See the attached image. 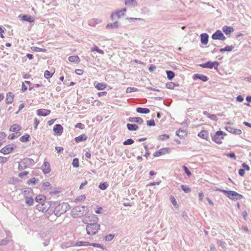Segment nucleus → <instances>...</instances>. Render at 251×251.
<instances>
[{
  "label": "nucleus",
  "mask_w": 251,
  "mask_h": 251,
  "mask_svg": "<svg viewBox=\"0 0 251 251\" xmlns=\"http://www.w3.org/2000/svg\"><path fill=\"white\" fill-rule=\"evenodd\" d=\"M90 218V216L86 217L83 222L86 224L88 219ZM89 221L90 222L93 221L94 223L87 224L86 226L87 233L90 235H95L97 234L100 229V225L97 223L98 218L95 215H92L91 216V219L89 220Z\"/></svg>",
  "instance_id": "obj_1"
},
{
  "label": "nucleus",
  "mask_w": 251,
  "mask_h": 251,
  "mask_svg": "<svg viewBox=\"0 0 251 251\" xmlns=\"http://www.w3.org/2000/svg\"><path fill=\"white\" fill-rule=\"evenodd\" d=\"M50 208L51 210L53 209L54 214L59 217L69 209V205L66 203L61 204L57 201L53 202L50 204Z\"/></svg>",
  "instance_id": "obj_2"
},
{
  "label": "nucleus",
  "mask_w": 251,
  "mask_h": 251,
  "mask_svg": "<svg viewBox=\"0 0 251 251\" xmlns=\"http://www.w3.org/2000/svg\"><path fill=\"white\" fill-rule=\"evenodd\" d=\"M35 162L33 159L29 158H25L22 159L19 163L18 169L20 170H24L28 167L33 166Z\"/></svg>",
  "instance_id": "obj_3"
},
{
  "label": "nucleus",
  "mask_w": 251,
  "mask_h": 251,
  "mask_svg": "<svg viewBox=\"0 0 251 251\" xmlns=\"http://www.w3.org/2000/svg\"><path fill=\"white\" fill-rule=\"evenodd\" d=\"M225 195L232 200H238L243 198V196L235 191H228L225 192Z\"/></svg>",
  "instance_id": "obj_4"
},
{
  "label": "nucleus",
  "mask_w": 251,
  "mask_h": 251,
  "mask_svg": "<svg viewBox=\"0 0 251 251\" xmlns=\"http://www.w3.org/2000/svg\"><path fill=\"white\" fill-rule=\"evenodd\" d=\"M224 132L221 130L217 131L213 136H212V140L218 144L222 143V140L224 139Z\"/></svg>",
  "instance_id": "obj_5"
},
{
  "label": "nucleus",
  "mask_w": 251,
  "mask_h": 251,
  "mask_svg": "<svg viewBox=\"0 0 251 251\" xmlns=\"http://www.w3.org/2000/svg\"><path fill=\"white\" fill-rule=\"evenodd\" d=\"M200 67L204 68L212 69L214 68L217 70L219 65V63L217 61H207L205 63L201 64L199 65Z\"/></svg>",
  "instance_id": "obj_6"
},
{
  "label": "nucleus",
  "mask_w": 251,
  "mask_h": 251,
  "mask_svg": "<svg viewBox=\"0 0 251 251\" xmlns=\"http://www.w3.org/2000/svg\"><path fill=\"white\" fill-rule=\"evenodd\" d=\"M126 8H124L116 12L112 13L111 15L112 20L115 21L119 19L122 16L124 15L125 13L126 12Z\"/></svg>",
  "instance_id": "obj_7"
},
{
  "label": "nucleus",
  "mask_w": 251,
  "mask_h": 251,
  "mask_svg": "<svg viewBox=\"0 0 251 251\" xmlns=\"http://www.w3.org/2000/svg\"><path fill=\"white\" fill-rule=\"evenodd\" d=\"M67 247L87 246L90 245L88 242L83 241H69L67 243Z\"/></svg>",
  "instance_id": "obj_8"
},
{
  "label": "nucleus",
  "mask_w": 251,
  "mask_h": 251,
  "mask_svg": "<svg viewBox=\"0 0 251 251\" xmlns=\"http://www.w3.org/2000/svg\"><path fill=\"white\" fill-rule=\"evenodd\" d=\"M212 38L213 40H219L222 41H225L226 39V38L224 36V34L220 30H217L212 34Z\"/></svg>",
  "instance_id": "obj_9"
},
{
  "label": "nucleus",
  "mask_w": 251,
  "mask_h": 251,
  "mask_svg": "<svg viewBox=\"0 0 251 251\" xmlns=\"http://www.w3.org/2000/svg\"><path fill=\"white\" fill-rule=\"evenodd\" d=\"M18 17L22 21H26L29 23H32L34 21L35 18L29 15H19Z\"/></svg>",
  "instance_id": "obj_10"
},
{
  "label": "nucleus",
  "mask_w": 251,
  "mask_h": 251,
  "mask_svg": "<svg viewBox=\"0 0 251 251\" xmlns=\"http://www.w3.org/2000/svg\"><path fill=\"white\" fill-rule=\"evenodd\" d=\"M14 147L11 145H8L3 147L0 151L4 154H7L12 152L14 150Z\"/></svg>",
  "instance_id": "obj_11"
},
{
  "label": "nucleus",
  "mask_w": 251,
  "mask_h": 251,
  "mask_svg": "<svg viewBox=\"0 0 251 251\" xmlns=\"http://www.w3.org/2000/svg\"><path fill=\"white\" fill-rule=\"evenodd\" d=\"M53 130L56 134L60 135L63 133V127L60 124H56L55 125Z\"/></svg>",
  "instance_id": "obj_12"
},
{
  "label": "nucleus",
  "mask_w": 251,
  "mask_h": 251,
  "mask_svg": "<svg viewBox=\"0 0 251 251\" xmlns=\"http://www.w3.org/2000/svg\"><path fill=\"white\" fill-rule=\"evenodd\" d=\"M193 78L194 80L200 79L204 82L207 81L208 80V78L207 76L202 74H194L193 76Z\"/></svg>",
  "instance_id": "obj_13"
},
{
  "label": "nucleus",
  "mask_w": 251,
  "mask_h": 251,
  "mask_svg": "<svg viewBox=\"0 0 251 251\" xmlns=\"http://www.w3.org/2000/svg\"><path fill=\"white\" fill-rule=\"evenodd\" d=\"M102 22L100 19H91L88 21V25L91 26H95Z\"/></svg>",
  "instance_id": "obj_14"
},
{
  "label": "nucleus",
  "mask_w": 251,
  "mask_h": 251,
  "mask_svg": "<svg viewBox=\"0 0 251 251\" xmlns=\"http://www.w3.org/2000/svg\"><path fill=\"white\" fill-rule=\"evenodd\" d=\"M226 129L227 131L237 135H239L242 133L241 129L234 128L230 126H226Z\"/></svg>",
  "instance_id": "obj_15"
},
{
  "label": "nucleus",
  "mask_w": 251,
  "mask_h": 251,
  "mask_svg": "<svg viewBox=\"0 0 251 251\" xmlns=\"http://www.w3.org/2000/svg\"><path fill=\"white\" fill-rule=\"evenodd\" d=\"M42 167V170L45 174H48L50 172V164L48 162H44Z\"/></svg>",
  "instance_id": "obj_16"
},
{
  "label": "nucleus",
  "mask_w": 251,
  "mask_h": 251,
  "mask_svg": "<svg viewBox=\"0 0 251 251\" xmlns=\"http://www.w3.org/2000/svg\"><path fill=\"white\" fill-rule=\"evenodd\" d=\"M37 114L39 116L46 117L50 113V110L47 109H38L36 111Z\"/></svg>",
  "instance_id": "obj_17"
},
{
  "label": "nucleus",
  "mask_w": 251,
  "mask_h": 251,
  "mask_svg": "<svg viewBox=\"0 0 251 251\" xmlns=\"http://www.w3.org/2000/svg\"><path fill=\"white\" fill-rule=\"evenodd\" d=\"M128 121L131 123H136L140 125L144 123L143 120L140 117H129Z\"/></svg>",
  "instance_id": "obj_18"
},
{
  "label": "nucleus",
  "mask_w": 251,
  "mask_h": 251,
  "mask_svg": "<svg viewBox=\"0 0 251 251\" xmlns=\"http://www.w3.org/2000/svg\"><path fill=\"white\" fill-rule=\"evenodd\" d=\"M208 35L207 33H202L201 35V42L202 44L206 45L208 42Z\"/></svg>",
  "instance_id": "obj_19"
},
{
  "label": "nucleus",
  "mask_w": 251,
  "mask_h": 251,
  "mask_svg": "<svg viewBox=\"0 0 251 251\" xmlns=\"http://www.w3.org/2000/svg\"><path fill=\"white\" fill-rule=\"evenodd\" d=\"M167 151H168V149H167V148L162 149H160V150H158V151L154 152L153 155L154 157H158L162 154H165Z\"/></svg>",
  "instance_id": "obj_20"
},
{
  "label": "nucleus",
  "mask_w": 251,
  "mask_h": 251,
  "mask_svg": "<svg viewBox=\"0 0 251 251\" xmlns=\"http://www.w3.org/2000/svg\"><path fill=\"white\" fill-rule=\"evenodd\" d=\"M115 21L113 22V23H109L108 24L106 25V27L107 28H117L120 26V24L116 20H115Z\"/></svg>",
  "instance_id": "obj_21"
},
{
  "label": "nucleus",
  "mask_w": 251,
  "mask_h": 251,
  "mask_svg": "<svg viewBox=\"0 0 251 251\" xmlns=\"http://www.w3.org/2000/svg\"><path fill=\"white\" fill-rule=\"evenodd\" d=\"M198 136L206 140H208V132L206 130H202L198 133Z\"/></svg>",
  "instance_id": "obj_22"
},
{
  "label": "nucleus",
  "mask_w": 251,
  "mask_h": 251,
  "mask_svg": "<svg viewBox=\"0 0 251 251\" xmlns=\"http://www.w3.org/2000/svg\"><path fill=\"white\" fill-rule=\"evenodd\" d=\"M223 31L226 34H229L234 31V29L231 26H224L223 27Z\"/></svg>",
  "instance_id": "obj_23"
},
{
  "label": "nucleus",
  "mask_w": 251,
  "mask_h": 251,
  "mask_svg": "<svg viewBox=\"0 0 251 251\" xmlns=\"http://www.w3.org/2000/svg\"><path fill=\"white\" fill-rule=\"evenodd\" d=\"M68 60L71 62L76 63H79L80 61L79 57L77 55L70 56L69 57Z\"/></svg>",
  "instance_id": "obj_24"
},
{
  "label": "nucleus",
  "mask_w": 251,
  "mask_h": 251,
  "mask_svg": "<svg viewBox=\"0 0 251 251\" xmlns=\"http://www.w3.org/2000/svg\"><path fill=\"white\" fill-rule=\"evenodd\" d=\"M36 209L40 211H46L47 210V207L45 205V203H39L36 206Z\"/></svg>",
  "instance_id": "obj_25"
},
{
  "label": "nucleus",
  "mask_w": 251,
  "mask_h": 251,
  "mask_svg": "<svg viewBox=\"0 0 251 251\" xmlns=\"http://www.w3.org/2000/svg\"><path fill=\"white\" fill-rule=\"evenodd\" d=\"M87 137L85 134H81L75 138V140L76 142L79 143L82 141H85Z\"/></svg>",
  "instance_id": "obj_26"
},
{
  "label": "nucleus",
  "mask_w": 251,
  "mask_h": 251,
  "mask_svg": "<svg viewBox=\"0 0 251 251\" xmlns=\"http://www.w3.org/2000/svg\"><path fill=\"white\" fill-rule=\"evenodd\" d=\"M126 126L129 131H136L139 129L138 126L135 124H127Z\"/></svg>",
  "instance_id": "obj_27"
},
{
  "label": "nucleus",
  "mask_w": 251,
  "mask_h": 251,
  "mask_svg": "<svg viewBox=\"0 0 251 251\" xmlns=\"http://www.w3.org/2000/svg\"><path fill=\"white\" fill-rule=\"evenodd\" d=\"M136 111L138 113H142V114H148L150 113V110L149 109L147 108H142V107H138L136 109Z\"/></svg>",
  "instance_id": "obj_28"
},
{
  "label": "nucleus",
  "mask_w": 251,
  "mask_h": 251,
  "mask_svg": "<svg viewBox=\"0 0 251 251\" xmlns=\"http://www.w3.org/2000/svg\"><path fill=\"white\" fill-rule=\"evenodd\" d=\"M125 3L127 6H135L137 5L136 0H125Z\"/></svg>",
  "instance_id": "obj_29"
},
{
  "label": "nucleus",
  "mask_w": 251,
  "mask_h": 251,
  "mask_svg": "<svg viewBox=\"0 0 251 251\" xmlns=\"http://www.w3.org/2000/svg\"><path fill=\"white\" fill-rule=\"evenodd\" d=\"M14 95L12 93L9 92L6 96V101L7 104L11 103L13 100Z\"/></svg>",
  "instance_id": "obj_30"
},
{
  "label": "nucleus",
  "mask_w": 251,
  "mask_h": 251,
  "mask_svg": "<svg viewBox=\"0 0 251 251\" xmlns=\"http://www.w3.org/2000/svg\"><path fill=\"white\" fill-rule=\"evenodd\" d=\"M20 129H21L20 126H19V125H17V124L12 125L10 128V131L15 132H18V131H19Z\"/></svg>",
  "instance_id": "obj_31"
},
{
  "label": "nucleus",
  "mask_w": 251,
  "mask_h": 251,
  "mask_svg": "<svg viewBox=\"0 0 251 251\" xmlns=\"http://www.w3.org/2000/svg\"><path fill=\"white\" fill-rule=\"evenodd\" d=\"M176 134L179 138H182L186 136L187 134L185 131L179 129L178 130L176 131Z\"/></svg>",
  "instance_id": "obj_32"
},
{
  "label": "nucleus",
  "mask_w": 251,
  "mask_h": 251,
  "mask_svg": "<svg viewBox=\"0 0 251 251\" xmlns=\"http://www.w3.org/2000/svg\"><path fill=\"white\" fill-rule=\"evenodd\" d=\"M25 203L28 205H32L33 204L34 200L31 197L25 196Z\"/></svg>",
  "instance_id": "obj_33"
},
{
  "label": "nucleus",
  "mask_w": 251,
  "mask_h": 251,
  "mask_svg": "<svg viewBox=\"0 0 251 251\" xmlns=\"http://www.w3.org/2000/svg\"><path fill=\"white\" fill-rule=\"evenodd\" d=\"M91 51H97L99 53H100V54H103L104 51L102 50L99 49L98 47L94 45L91 49Z\"/></svg>",
  "instance_id": "obj_34"
},
{
  "label": "nucleus",
  "mask_w": 251,
  "mask_h": 251,
  "mask_svg": "<svg viewBox=\"0 0 251 251\" xmlns=\"http://www.w3.org/2000/svg\"><path fill=\"white\" fill-rule=\"evenodd\" d=\"M167 78L169 80H172L175 76V73L172 71H166Z\"/></svg>",
  "instance_id": "obj_35"
},
{
  "label": "nucleus",
  "mask_w": 251,
  "mask_h": 251,
  "mask_svg": "<svg viewBox=\"0 0 251 251\" xmlns=\"http://www.w3.org/2000/svg\"><path fill=\"white\" fill-rule=\"evenodd\" d=\"M35 200L39 203H43V202H44L45 200V197L41 195L37 196L35 198Z\"/></svg>",
  "instance_id": "obj_36"
},
{
  "label": "nucleus",
  "mask_w": 251,
  "mask_h": 251,
  "mask_svg": "<svg viewBox=\"0 0 251 251\" xmlns=\"http://www.w3.org/2000/svg\"><path fill=\"white\" fill-rule=\"evenodd\" d=\"M127 20L129 21H132L134 23L138 24V22H143L144 20L141 18H127Z\"/></svg>",
  "instance_id": "obj_37"
},
{
  "label": "nucleus",
  "mask_w": 251,
  "mask_h": 251,
  "mask_svg": "<svg viewBox=\"0 0 251 251\" xmlns=\"http://www.w3.org/2000/svg\"><path fill=\"white\" fill-rule=\"evenodd\" d=\"M95 87L99 90H104L106 88V85L102 83H98Z\"/></svg>",
  "instance_id": "obj_38"
},
{
  "label": "nucleus",
  "mask_w": 251,
  "mask_h": 251,
  "mask_svg": "<svg viewBox=\"0 0 251 251\" xmlns=\"http://www.w3.org/2000/svg\"><path fill=\"white\" fill-rule=\"evenodd\" d=\"M178 84L176 85L174 82H169L166 83V87L170 89H173L176 86H178Z\"/></svg>",
  "instance_id": "obj_39"
},
{
  "label": "nucleus",
  "mask_w": 251,
  "mask_h": 251,
  "mask_svg": "<svg viewBox=\"0 0 251 251\" xmlns=\"http://www.w3.org/2000/svg\"><path fill=\"white\" fill-rule=\"evenodd\" d=\"M20 133L19 132H15L14 133H12L9 135L8 137V138L10 140L14 139L16 138H18L20 135Z\"/></svg>",
  "instance_id": "obj_40"
},
{
  "label": "nucleus",
  "mask_w": 251,
  "mask_h": 251,
  "mask_svg": "<svg viewBox=\"0 0 251 251\" xmlns=\"http://www.w3.org/2000/svg\"><path fill=\"white\" fill-rule=\"evenodd\" d=\"M203 114L206 116L207 117L210 118L211 120H215L216 116L214 114H210L207 111H204Z\"/></svg>",
  "instance_id": "obj_41"
},
{
  "label": "nucleus",
  "mask_w": 251,
  "mask_h": 251,
  "mask_svg": "<svg viewBox=\"0 0 251 251\" xmlns=\"http://www.w3.org/2000/svg\"><path fill=\"white\" fill-rule=\"evenodd\" d=\"M29 137L30 136L28 134H26L20 138V141L22 142H27L29 141Z\"/></svg>",
  "instance_id": "obj_42"
},
{
  "label": "nucleus",
  "mask_w": 251,
  "mask_h": 251,
  "mask_svg": "<svg viewBox=\"0 0 251 251\" xmlns=\"http://www.w3.org/2000/svg\"><path fill=\"white\" fill-rule=\"evenodd\" d=\"M108 186V185L107 183V182H104L100 183V184L99 186V188L101 190H104L107 189Z\"/></svg>",
  "instance_id": "obj_43"
},
{
  "label": "nucleus",
  "mask_w": 251,
  "mask_h": 251,
  "mask_svg": "<svg viewBox=\"0 0 251 251\" xmlns=\"http://www.w3.org/2000/svg\"><path fill=\"white\" fill-rule=\"evenodd\" d=\"M42 188L44 189H51V185L49 182H45L42 184Z\"/></svg>",
  "instance_id": "obj_44"
},
{
  "label": "nucleus",
  "mask_w": 251,
  "mask_h": 251,
  "mask_svg": "<svg viewBox=\"0 0 251 251\" xmlns=\"http://www.w3.org/2000/svg\"><path fill=\"white\" fill-rule=\"evenodd\" d=\"M23 194L25 196L29 195L32 193V190L30 188H26L23 191Z\"/></svg>",
  "instance_id": "obj_45"
},
{
  "label": "nucleus",
  "mask_w": 251,
  "mask_h": 251,
  "mask_svg": "<svg viewBox=\"0 0 251 251\" xmlns=\"http://www.w3.org/2000/svg\"><path fill=\"white\" fill-rule=\"evenodd\" d=\"M181 188L185 193H189L191 191V189L187 185H181Z\"/></svg>",
  "instance_id": "obj_46"
},
{
  "label": "nucleus",
  "mask_w": 251,
  "mask_h": 251,
  "mask_svg": "<svg viewBox=\"0 0 251 251\" xmlns=\"http://www.w3.org/2000/svg\"><path fill=\"white\" fill-rule=\"evenodd\" d=\"M53 74L51 73L49 71L46 70L44 73V76L48 79L52 77Z\"/></svg>",
  "instance_id": "obj_47"
},
{
  "label": "nucleus",
  "mask_w": 251,
  "mask_h": 251,
  "mask_svg": "<svg viewBox=\"0 0 251 251\" xmlns=\"http://www.w3.org/2000/svg\"><path fill=\"white\" fill-rule=\"evenodd\" d=\"M138 91V89L135 87H127L126 89V92L127 93L137 92Z\"/></svg>",
  "instance_id": "obj_48"
},
{
  "label": "nucleus",
  "mask_w": 251,
  "mask_h": 251,
  "mask_svg": "<svg viewBox=\"0 0 251 251\" xmlns=\"http://www.w3.org/2000/svg\"><path fill=\"white\" fill-rule=\"evenodd\" d=\"M37 181V179L35 177H33L31 179L28 180L27 181V184H28V185H33L36 183Z\"/></svg>",
  "instance_id": "obj_49"
},
{
  "label": "nucleus",
  "mask_w": 251,
  "mask_h": 251,
  "mask_svg": "<svg viewBox=\"0 0 251 251\" xmlns=\"http://www.w3.org/2000/svg\"><path fill=\"white\" fill-rule=\"evenodd\" d=\"M133 143H134V140L131 138H129L126 141H125L123 142V144L124 145H129L132 144Z\"/></svg>",
  "instance_id": "obj_50"
},
{
  "label": "nucleus",
  "mask_w": 251,
  "mask_h": 251,
  "mask_svg": "<svg viewBox=\"0 0 251 251\" xmlns=\"http://www.w3.org/2000/svg\"><path fill=\"white\" fill-rule=\"evenodd\" d=\"M32 49L36 51V52H45L46 51V50L45 49H42L38 47H33Z\"/></svg>",
  "instance_id": "obj_51"
},
{
  "label": "nucleus",
  "mask_w": 251,
  "mask_h": 251,
  "mask_svg": "<svg viewBox=\"0 0 251 251\" xmlns=\"http://www.w3.org/2000/svg\"><path fill=\"white\" fill-rule=\"evenodd\" d=\"M72 165L74 167H78L79 166V160L77 158L73 159Z\"/></svg>",
  "instance_id": "obj_52"
},
{
  "label": "nucleus",
  "mask_w": 251,
  "mask_h": 251,
  "mask_svg": "<svg viewBox=\"0 0 251 251\" xmlns=\"http://www.w3.org/2000/svg\"><path fill=\"white\" fill-rule=\"evenodd\" d=\"M169 138V136L167 134H162L159 136L158 138L161 140H166Z\"/></svg>",
  "instance_id": "obj_53"
},
{
  "label": "nucleus",
  "mask_w": 251,
  "mask_h": 251,
  "mask_svg": "<svg viewBox=\"0 0 251 251\" xmlns=\"http://www.w3.org/2000/svg\"><path fill=\"white\" fill-rule=\"evenodd\" d=\"M217 244L219 246H220L221 247H222V248H226V244L225 242L224 241H222L221 240H218L217 241Z\"/></svg>",
  "instance_id": "obj_54"
},
{
  "label": "nucleus",
  "mask_w": 251,
  "mask_h": 251,
  "mask_svg": "<svg viewBox=\"0 0 251 251\" xmlns=\"http://www.w3.org/2000/svg\"><path fill=\"white\" fill-rule=\"evenodd\" d=\"M182 168L183 169V170L184 171L185 173L187 175V176H190L191 175V173L190 171L186 166L183 165L182 166Z\"/></svg>",
  "instance_id": "obj_55"
},
{
  "label": "nucleus",
  "mask_w": 251,
  "mask_h": 251,
  "mask_svg": "<svg viewBox=\"0 0 251 251\" xmlns=\"http://www.w3.org/2000/svg\"><path fill=\"white\" fill-rule=\"evenodd\" d=\"M147 125L148 126H152L155 125V122L153 119L150 120L147 122Z\"/></svg>",
  "instance_id": "obj_56"
},
{
  "label": "nucleus",
  "mask_w": 251,
  "mask_h": 251,
  "mask_svg": "<svg viewBox=\"0 0 251 251\" xmlns=\"http://www.w3.org/2000/svg\"><path fill=\"white\" fill-rule=\"evenodd\" d=\"M170 199H171V201L172 204L174 205V206H175L176 207H177L178 205L177 204V202H176L175 198H174V197L171 196L170 198Z\"/></svg>",
  "instance_id": "obj_57"
},
{
  "label": "nucleus",
  "mask_w": 251,
  "mask_h": 251,
  "mask_svg": "<svg viewBox=\"0 0 251 251\" xmlns=\"http://www.w3.org/2000/svg\"><path fill=\"white\" fill-rule=\"evenodd\" d=\"M114 237V235L113 234H109L104 237V238L106 241H110L112 240Z\"/></svg>",
  "instance_id": "obj_58"
},
{
  "label": "nucleus",
  "mask_w": 251,
  "mask_h": 251,
  "mask_svg": "<svg viewBox=\"0 0 251 251\" xmlns=\"http://www.w3.org/2000/svg\"><path fill=\"white\" fill-rule=\"evenodd\" d=\"M28 174V172H26V171H24V172H21L19 174V176L20 177V178H24L25 176H26L27 175V174Z\"/></svg>",
  "instance_id": "obj_59"
},
{
  "label": "nucleus",
  "mask_w": 251,
  "mask_h": 251,
  "mask_svg": "<svg viewBox=\"0 0 251 251\" xmlns=\"http://www.w3.org/2000/svg\"><path fill=\"white\" fill-rule=\"evenodd\" d=\"M234 49V47L232 46H226L225 47L226 51H231Z\"/></svg>",
  "instance_id": "obj_60"
},
{
  "label": "nucleus",
  "mask_w": 251,
  "mask_h": 251,
  "mask_svg": "<svg viewBox=\"0 0 251 251\" xmlns=\"http://www.w3.org/2000/svg\"><path fill=\"white\" fill-rule=\"evenodd\" d=\"M6 134L3 132H0V143H2L1 142L6 137Z\"/></svg>",
  "instance_id": "obj_61"
},
{
  "label": "nucleus",
  "mask_w": 251,
  "mask_h": 251,
  "mask_svg": "<svg viewBox=\"0 0 251 251\" xmlns=\"http://www.w3.org/2000/svg\"><path fill=\"white\" fill-rule=\"evenodd\" d=\"M9 239H7V238H5L0 241V245H7L9 243Z\"/></svg>",
  "instance_id": "obj_62"
},
{
  "label": "nucleus",
  "mask_w": 251,
  "mask_h": 251,
  "mask_svg": "<svg viewBox=\"0 0 251 251\" xmlns=\"http://www.w3.org/2000/svg\"><path fill=\"white\" fill-rule=\"evenodd\" d=\"M86 198L85 195H82L78 197V198H76L75 201H84Z\"/></svg>",
  "instance_id": "obj_63"
},
{
  "label": "nucleus",
  "mask_w": 251,
  "mask_h": 251,
  "mask_svg": "<svg viewBox=\"0 0 251 251\" xmlns=\"http://www.w3.org/2000/svg\"><path fill=\"white\" fill-rule=\"evenodd\" d=\"M40 123V121L38 120L37 118L34 119V128L36 129H37L38 125Z\"/></svg>",
  "instance_id": "obj_64"
}]
</instances>
